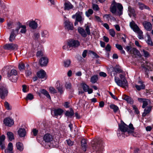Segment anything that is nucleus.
Instances as JSON below:
<instances>
[{
	"label": "nucleus",
	"mask_w": 153,
	"mask_h": 153,
	"mask_svg": "<svg viewBox=\"0 0 153 153\" xmlns=\"http://www.w3.org/2000/svg\"><path fill=\"white\" fill-rule=\"evenodd\" d=\"M146 65H142V67L146 69V71L145 72V74H147V77H148V72L149 71V70L148 69V68H149V66L148 65V62H146Z\"/></svg>",
	"instance_id": "a18cd8bd"
},
{
	"label": "nucleus",
	"mask_w": 153,
	"mask_h": 153,
	"mask_svg": "<svg viewBox=\"0 0 153 153\" xmlns=\"http://www.w3.org/2000/svg\"><path fill=\"white\" fill-rule=\"evenodd\" d=\"M124 132V131H121L120 129L119 128H118L117 131V134L118 136H120L121 135L123 134Z\"/></svg>",
	"instance_id": "0e129e2a"
},
{
	"label": "nucleus",
	"mask_w": 153,
	"mask_h": 153,
	"mask_svg": "<svg viewBox=\"0 0 153 153\" xmlns=\"http://www.w3.org/2000/svg\"><path fill=\"white\" fill-rule=\"evenodd\" d=\"M40 34L41 37L42 38L40 39V43H44L46 42L45 38H48L49 37V33L47 30H41Z\"/></svg>",
	"instance_id": "6e6552de"
},
{
	"label": "nucleus",
	"mask_w": 153,
	"mask_h": 153,
	"mask_svg": "<svg viewBox=\"0 0 153 153\" xmlns=\"http://www.w3.org/2000/svg\"><path fill=\"white\" fill-rule=\"evenodd\" d=\"M15 32V30H13L11 32L9 37V41L10 42H12L15 39L16 36V34H17Z\"/></svg>",
	"instance_id": "cd10ccee"
},
{
	"label": "nucleus",
	"mask_w": 153,
	"mask_h": 153,
	"mask_svg": "<svg viewBox=\"0 0 153 153\" xmlns=\"http://www.w3.org/2000/svg\"><path fill=\"white\" fill-rule=\"evenodd\" d=\"M146 42L149 45H153L152 41L151 40L149 36H148V39L146 41Z\"/></svg>",
	"instance_id": "6e6d98bb"
},
{
	"label": "nucleus",
	"mask_w": 153,
	"mask_h": 153,
	"mask_svg": "<svg viewBox=\"0 0 153 153\" xmlns=\"http://www.w3.org/2000/svg\"><path fill=\"white\" fill-rule=\"evenodd\" d=\"M22 91L24 92H27L28 91V88L25 85H23L22 86Z\"/></svg>",
	"instance_id": "680f3d73"
},
{
	"label": "nucleus",
	"mask_w": 153,
	"mask_h": 153,
	"mask_svg": "<svg viewBox=\"0 0 153 153\" xmlns=\"http://www.w3.org/2000/svg\"><path fill=\"white\" fill-rule=\"evenodd\" d=\"M43 141L46 144H48V146L46 147L48 148L50 147V145L53 142V137L51 134L47 133L45 134L43 137Z\"/></svg>",
	"instance_id": "39448f33"
},
{
	"label": "nucleus",
	"mask_w": 153,
	"mask_h": 153,
	"mask_svg": "<svg viewBox=\"0 0 153 153\" xmlns=\"http://www.w3.org/2000/svg\"><path fill=\"white\" fill-rule=\"evenodd\" d=\"M3 123L5 126L10 127L13 125L14 121L11 117H8L4 119Z\"/></svg>",
	"instance_id": "9d476101"
},
{
	"label": "nucleus",
	"mask_w": 153,
	"mask_h": 153,
	"mask_svg": "<svg viewBox=\"0 0 153 153\" xmlns=\"http://www.w3.org/2000/svg\"><path fill=\"white\" fill-rule=\"evenodd\" d=\"M49 59L48 57L44 56L39 59V62L41 66H46L48 62Z\"/></svg>",
	"instance_id": "4468645a"
},
{
	"label": "nucleus",
	"mask_w": 153,
	"mask_h": 153,
	"mask_svg": "<svg viewBox=\"0 0 153 153\" xmlns=\"http://www.w3.org/2000/svg\"><path fill=\"white\" fill-rule=\"evenodd\" d=\"M97 79V76L96 75H94L91 77V82L92 83H94L96 82Z\"/></svg>",
	"instance_id": "4c0bfd02"
},
{
	"label": "nucleus",
	"mask_w": 153,
	"mask_h": 153,
	"mask_svg": "<svg viewBox=\"0 0 153 153\" xmlns=\"http://www.w3.org/2000/svg\"><path fill=\"white\" fill-rule=\"evenodd\" d=\"M71 44L69 41H68L67 43H65L62 47V49L64 50L68 51L71 50Z\"/></svg>",
	"instance_id": "7c9ffc66"
},
{
	"label": "nucleus",
	"mask_w": 153,
	"mask_h": 153,
	"mask_svg": "<svg viewBox=\"0 0 153 153\" xmlns=\"http://www.w3.org/2000/svg\"><path fill=\"white\" fill-rule=\"evenodd\" d=\"M115 81L118 85L123 88H126L128 86V83L126 79L120 80L116 76L115 77Z\"/></svg>",
	"instance_id": "423d86ee"
},
{
	"label": "nucleus",
	"mask_w": 153,
	"mask_h": 153,
	"mask_svg": "<svg viewBox=\"0 0 153 153\" xmlns=\"http://www.w3.org/2000/svg\"><path fill=\"white\" fill-rule=\"evenodd\" d=\"M49 91L51 93L53 94H56L57 92V91L55 89L52 87H51L49 88Z\"/></svg>",
	"instance_id": "de8ad7c7"
},
{
	"label": "nucleus",
	"mask_w": 153,
	"mask_h": 153,
	"mask_svg": "<svg viewBox=\"0 0 153 153\" xmlns=\"http://www.w3.org/2000/svg\"><path fill=\"white\" fill-rule=\"evenodd\" d=\"M149 102V100L145 99L143 101V105L142 107L143 108H144L148 105Z\"/></svg>",
	"instance_id": "49530a36"
},
{
	"label": "nucleus",
	"mask_w": 153,
	"mask_h": 153,
	"mask_svg": "<svg viewBox=\"0 0 153 153\" xmlns=\"http://www.w3.org/2000/svg\"><path fill=\"white\" fill-rule=\"evenodd\" d=\"M119 128L122 131H124V132L127 131L128 133H131L132 131H130L128 130V126L125 124L123 121H122L121 122V123L118 125Z\"/></svg>",
	"instance_id": "9b49d317"
},
{
	"label": "nucleus",
	"mask_w": 153,
	"mask_h": 153,
	"mask_svg": "<svg viewBox=\"0 0 153 153\" xmlns=\"http://www.w3.org/2000/svg\"><path fill=\"white\" fill-rule=\"evenodd\" d=\"M132 107L133 109L134 110V111L136 114H139L140 112L138 110L137 108L135 105H132Z\"/></svg>",
	"instance_id": "e2e57ef3"
},
{
	"label": "nucleus",
	"mask_w": 153,
	"mask_h": 153,
	"mask_svg": "<svg viewBox=\"0 0 153 153\" xmlns=\"http://www.w3.org/2000/svg\"><path fill=\"white\" fill-rule=\"evenodd\" d=\"M8 91L5 85H0V97L2 99H4L8 94Z\"/></svg>",
	"instance_id": "0eeeda50"
},
{
	"label": "nucleus",
	"mask_w": 153,
	"mask_h": 153,
	"mask_svg": "<svg viewBox=\"0 0 153 153\" xmlns=\"http://www.w3.org/2000/svg\"><path fill=\"white\" fill-rule=\"evenodd\" d=\"M4 106L7 110H10L12 109V107L10 104L7 101L4 102Z\"/></svg>",
	"instance_id": "ea45409f"
},
{
	"label": "nucleus",
	"mask_w": 153,
	"mask_h": 153,
	"mask_svg": "<svg viewBox=\"0 0 153 153\" xmlns=\"http://www.w3.org/2000/svg\"><path fill=\"white\" fill-rule=\"evenodd\" d=\"M78 31L82 36L85 37L87 36V34L85 31L81 27H79L78 28Z\"/></svg>",
	"instance_id": "bb28decb"
},
{
	"label": "nucleus",
	"mask_w": 153,
	"mask_h": 153,
	"mask_svg": "<svg viewBox=\"0 0 153 153\" xmlns=\"http://www.w3.org/2000/svg\"><path fill=\"white\" fill-rule=\"evenodd\" d=\"M82 146L85 148L87 146V144L85 139H82L81 141Z\"/></svg>",
	"instance_id": "13d9d810"
},
{
	"label": "nucleus",
	"mask_w": 153,
	"mask_h": 153,
	"mask_svg": "<svg viewBox=\"0 0 153 153\" xmlns=\"http://www.w3.org/2000/svg\"><path fill=\"white\" fill-rule=\"evenodd\" d=\"M33 98V95L31 94H27V96L26 97V100H32Z\"/></svg>",
	"instance_id": "603ef678"
},
{
	"label": "nucleus",
	"mask_w": 153,
	"mask_h": 153,
	"mask_svg": "<svg viewBox=\"0 0 153 153\" xmlns=\"http://www.w3.org/2000/svg\"><path fill=\"white\" fill-rule=\"evenodd\" d=\"M71 47L76 48L78 47L80 45L79 42L77 40H70L69 41Z\"/></svg>",
	"instance_id": "4be33fe9"
},
{
	"label": "nucleus",
	"mask_w": 153,
	"mask_h": 153,
	"mask_svg": "<svg viewBox=\"0 0 153 153\" xmlns=\"http://www.w3.org/2000/svg\"><path fill=\"white\" fill-rule=\"evenodd\" d=\"M33 38L36 40H39L40 42V39L41 38H40V34L36 32L34 33L33 35Z\"/></svg>",
	"instance_id": "f704fd0d"
},
{
	"label": "nucleus",
	"mask_w": 153,
	"mask_h": 153,
	"mask_svg": "<svg viewBox=\"0 0 153 153\" xmlns=\"http://www.w3.org/2000/svg\"><path fill=\"white\" fill-rule=\"evenodd\" d=\"M37 75L38 77L43 79L45 77L46 73L44 71L42 70L37 73Z\"/></svg>",
	"instance_id": "b1692460"
},
{
	"label": "nucleus",
	"mask_w": 153,
	"mask_h": 153,
	"mask_svg": "<svg viewBox=\"0 0 153 153\" xmlns=\"http://www.w3.org/2000/svg\"><path fill=\"white\" fill-rule=\"evenodd\" d=\"M13 146L11 143H10L8 144L7 149H5L4 152L5 153H10L11 151H13Z\"/></svg>",
	"instance_id": "c85d7f7f"
},
{
	"label": "nucleus",
	"mask_w": 153,
	"mask_h": 153,
	"mask_svg": "<svg viewBox=\"0 0 153 153\" xmlns=\"http://www.w3.org/2000/svg\"><path fill=\"white\" fill-rule=\"evenodd\" d=\"M126 51L129 53L134 55H139V51L135 48H132L131 46H127L126 48Z\"/></svg>",
	"instance_id": "f8f14e48"
},
{
	"label": "nucleus",
	"mask_w": 153,
	"mask_h": 153,
	"mask_svg": "<svg viewBox=\"0 0 153 153\" xmlns=\"http://www.w3.org/2000/svg\"><path fill=\"white\" fill-rule=\"evenodd\" d=\"M128 14L131 17H133L134 18L136 17V14L134 10L130 6L128 7Z\"/></svg>",
	"instance_id": "aec40b11"
},
{
	"label": "nucleus",
	"mask_w": 153,
	"mask_h": 153,
	"mask_svg": "<svg viewBox=\"0 0 153 153\" xmlns=\"http://www.w3.org/2000/svg\"><path fill=\"white\" fill-rule=\"evenodd\" d=\"M63 112V111L60 108L54 110V113L55 116L61 115L62 114Z\"/></svg>",
	"instance_id": "473e14b6"
},
{
	"label": "nucleus",
	"mask_w": 153,
	"mask_h": 153,
	"mask_svg": "<svg viewBox=\"0 0 153 153\" xmlns=\"http://www.w3.org/2000/svg\"><path fill=\"white\" fill-rule=\"evenodd\" d=\"M43 51H39L37 52L36 56L37 57H41L43 56Z\"/></svg>",
	"instance_id": "5fc2aeb1"
},
{
	"label": "nucleus",
	"mask_w": 153,
	"mask_h": 153,
	"mask_svg": "<svg viewBox=\"0 0 153 153\" xmlns=\"http://www.w3.org/2000/svg\"><path fill=\"white\" fill-rule=\"evenodd\" d=\"M71 63V61L70 59H67L64 62V66L65 67H68L70 65Z\"/></svg>",
	"instance_id": "79ce46f5"
},
{
	"label": "nucleus",
	"mask_w": 153,
	"mask_h": 153,
	"mask_svg": "<svg viewBox=\"0 0 153 153\" xmlns=\"http://www.w3.org/2000/svg\"><path fill=\"white\" fill-rule=\"evenodd\" d=\"M123 99L126 100L127 102L131 104L133 103V101L130 97L126 95H125L123 97Z\"/></svg>",
	"instance_id": "2f4dec72"
},
{
	"label": "nucleus",
	"mask_w": 153,
	"mask_h": 153,
	"mask_svg": "<svg viewBox=\"0 0 153 153\" xmlns=\"http://www.w3.org/2000/svg\"><path fill=\"white\" fill-rule=\"evenodd\" d=\"M110 9V11L113 14L116 13L117 9L118 10L117 12L119 16L123 14V6L120 4L117 3L115 1H113L111 4Z\"/></svg>",
	"instance_id": "7ed1b4c3"
},
{
	"label": "nucleus",
	"mask_w": 153,
	"mask_h": 153,
	"mask_svg": "<svg viewBox=\"0 0 153 153\" xmlns=\"http://www.w3.org/2000/svg\"><path fill=\"white\" fill-rule=\"evenodd\" d=\"M143 25L145 29L147 30H150L152 29V25L150 23L147 22H144Z\"/></svg>",
	"instance_id": "393cba45"
},
{
	"label": "nucleus",
	"mask_w": 153,
	"mask_h": 153,
	"mask_svg": "<svg viewBox=\"0 0 153 153\" xmlns=\"http://www.w3.org/2000/svg\"><path fill=\"white\" fill-rule=\"evenodd\" d=\"M5 137L4 135H2L0 137V144L5 143Z\"/></svg>",
	"instance_id": "4d7b16f0"
},
{
	"label": "nucleus",
	"mask_w": 153,
	"mask_h": 153,
	"mask_svg": "<svg viewBox=\"0 0 153 153\" xmlns=\"http://www.w3.org/2000/svg\"><path fill=\"white\" fill-rule=\"evenodd\" d=\"M16 147L17 149L20 151H22L23 149V144L20 142H18L16 143Z\"/></svg>",
	"instance_id": "e433bc0d"
},
{
	"label": "nucleus",
	"mask_w": 153,
	"mask_h": 153,
	"mask_svg": "<svg viewBox=\"0 0 153 153\" xmlns=\"http://www.w3.org/2000/svg\"><path fill=\"white\" fill-rule=\"evenodd\" d=\"M139 8L141 10H142L144 9H149V8L148 7L145 5L144 4L142 3L139 4Z\"/></svg>",
	"instance_id": "a19ab883"
},
{
	"label": "nucleus",
	"mask_w": 153,
	"mask_h": 153,
	"mask_svg": "<svg viewBox=\"0 0 153 153\" xmlns=\"http://www.w3.org/2000/svg\"><path fill=\"white\" fill-rule=\"evenodd\" d=\"M7 137L10 141H11L14 139V136L13 133L10 132H8L7 133Z\"/></svg>",
	"instance_id": "c9c22d12"
},
{
	"label": "nucleus",
	"mask_w": 153,
	"mask_h": 153,
	"mask_svg": "<svg viewBox=\"0 0 153 153\" xmlns=\"http://www.w3.org/2000/svg\"><path fill=\"white\" fill-rule=\"evenodd\" d=\"M110 34L112 36L114 37L115 35V32L113 29H110L109 30Z\"/></svg>",
	"instance_id": "864d4df0"
},
{
	"label": "nucleus",
	"mask_w": 153,
	"mask_h": 153,
	"mask_svg": "<svg viewBox=\"0 0 153 153\" xmlns=\"http://www.w3.org/2000/svg\"><path fill=\"white\" fill-rule=\"evenodd\" d=\"M74 114V113L72 110L70 111H66L65 113V115L66 116L71 117Z\"/></svg>",
	"instance_id": "37998d69"
},
{
	"label": "nucleus",
	"mask_w": 153,
	"mask_h": 153,
	"mask_svg": "<svg viewBox=\"0 0 153 153\" xmlns=\"http://www.w3.org/2000/svg\"><path fill=\"white\" fill-rule=\"evenodd\" d=\"M135 87L137 90L140 91L141 89H144L145 85L144 84L142 83L140 85H136Z\"/></svg>",
	"instance_id": "58836bf2"
},
{
	"label": "nucleus",
	"mask_w": 153,
	"mask_h": 153,
	"mask_svg": "<svg viewBox=\"0 0 153 153\" xmlns=\"http://www.w3.org/2000/svg\"><path fill=\"white\" fill-rule=\"evenodd\" d=\"M110 108L113 110L115 112H116L118 110V107L116 105L112 104L110 106Z\"/></svg>",
	"instance_id": "c03bdc74"
},
{
	"label": "nucleus",
	"mask_w": 153,
	"mask_h": 153,
	"mask_svg": "<svg viewBox=\"0 0 153 153\" xmlns=\"http://www.w3.org/2000/svg\"><path fill=\"white\" fill-rule=\"evenodd\" d=\"M92 8L94 10H98L99 8L98 6V5L94 4H92Z\"/></svg>",
	"instance_id": "052dcab7"
},
{
	"label": "nucleus",
	"mask_w": 153,
	"mask_h": 153,
	"mask_svg": "<svg viewBox=\"0 0 153 153\" xmlns=\"http://www.w3.org/2000/svg\"><path fill=\"white\" fill-rule=\"evenodd\" d=\"M19 136L21 137H24L26 134V131L24 128H20L18 131Z\"/></svg>",
	"instance_id": "412c9836"
},
{
	"label": "nucleus",
	"mask_w": 153,
	"mask_h": 153,
	"mask_svg": "<svg viewBox=\"0 0 153 153\" xmlns=\"http://www.w3.org/2000/svg\"><path fill=\"white\" fill-rule=\"evenodd\" d=\"M120 77V80H124L126 79H125V74L124 73L122 74H120L119 75Z\"/></svg>",
	"instance_id": "774afa93"
},
{
	"label": "nucleus",
	"mask_w": 153,
	"mask_h": 153,
	"mask_svg": "<svg viewBox=\"0 0 153 153\" xmlns=\"http://www.w3.org/2000/svg\"><path fill=\"white\" fill-rule=\"evenodd\" d=\"M111 69L112 70V72H114L116 73H120L123 72L120 67L119 66H116L114 68H111Z\"/></svg>",
	"instance_id": "5701e85b"
},
{
	"label": "nucleus",
	"mask_w": 153,
	"mask_h": 153,
	"mask_svg": "<svg viewBox=\"0 0 153 153\" xmlns=\"http://www.w3.org/2000/svg\"><path fill=\"white\" fill-rule=\"evenodd\" d=\"M143 55L146 57H148L149 56V53L145 50H143Z\"/></svg>",
	"instance_id": "bf43d9fd"
},
{
	"label": "nucleus",
	"mask_w": 153,
	"mask_h": 153,
	"mask_svg": "<svg viewBox=\"0 0 153 153\" xmlns=\"http://www.w3.org/2000/svg\"><path fill=\"white\" fill-rule=\"evenodd\" d=\"M25 74L26 76H30L31 75V71L29 70H27L25 71Z\"/></svg>",
	"instance_id": "338daca9"
},
{
	"label": "nucleus",
	"mask_w": 153,
	"mask_h": 153,
	"mask_svg": "<svg viewBox=\"0 0 153 153\" xmlns=\"http://www.w3.org/2000/svg\"><path fill=\"white\" fill-rule=\"evenodd\" d=\"M93 13V11L91 9H89L85 13L86 16L88 17Z\"/></svg>",
	"instance_id": "8fccbe9b"
},
{
	"label": "nucleus",
	"mask_w": 153,
	"mask_h": 153,
	"mask_svg": "<svg viewBox=\"0 0 153 153\" xmlns=\"http://www.w3.org/2000/svg\"><path fill=\"white\" fill-rule=\"evenodd\" d=\"M7 25L8 28L9 29L13 27V23L11 22H9L7 23Z\"/></svg>",
	"instance_id": "69168bd1"
},
{
	"label": "nucleus",
	"mask_w": 153,
	"mask_h": 153,
	"mask_svg": "<svg viewBox=\"0 0 153 153\" xmlns=\"http://www.w3.org/2000/svg\"><path fill=\"white\" fill-rule=\"evenodd\" d=\"M39 91L41 93L45 95L48 98L51 99V98L48 92L45 89H42L40 90Z\"/></svg>",
	"instance_id": "72a5a7b5"
},
{
	"label": "nucleus",
	"mask_w": 153,
	"mask_h": 153,
	"mask_svg": "<svg viewBox=\"0 0 153 153\" xmlns=\"http://www.w3.org/2000/svg\"><path fill=\"white\" fill-rule=\"evenodd\" d=\"M10 66H6L2 69L3 72H7L8 78L12 82H15L17 81L18 76L16 71L14 69H11Z\"/></svg>",
	"instance_id": "f03ea898"
},
{
	"label": "nucleus",
	"mask_w": 153,
	"mask_h": 153,
	"mask_svg": "<svg viewBox=\"0 0 153 153\" xmlns=\"http://www.w3.org/2000/svg\"><path fill=\"white\" fill-rule=\"evenodd\" d=\"M83 16L82 12L78 11L75 14L72 15V18L73 19L76 18V19L78 21L80 24L81 25H82L84 20V18L82 17Z\"/></svg>",
	"instance_id": "1a4fd4ad"
},
{
	"label": "nucleus",
	"mask_w": 153,
	"mask_h": 153,
	"mask_svg": "<svg viewBox=\"0 0 153 153\" xmlns=\"http://www.w3.org/2000/svg\"><path fill=\"white\" fill-rule=\"evenodd\" d=\"M64 24L65 27L66 29L68 31L72 30H74V27L73 24L69 20L65 21Z\"/></svg>",
	"instance_id": "ddd939ff"
},
{
	"label": "nucleus",
	"mask_w": 153,
	"mask_h": 153,
	"mask_svg": "<svg viewBox=\"0 0 153 153\" xmlns=\"http://www.w3.org/2000/svg\"><path fill=\"white\" fill-rule=\"evenodd\" d=\"M26 26L25 25H22L20 24H19V27L16 28L15 30V32L16 33H18L19 28H21L20 32L22 33H25L26 32Z\"/></svg>",
	"instance_id": "a211bd4d"
},
{
	"label": "nucleus",
	"mask_w": 153,
	"mask_h": 153,
	"mask_svg": "<svg viewBox=\"0 0 153 153\" xmlns=\"http://www.w3.org/2000/svg\"><path fill=\"white\" fill-rule=\"evenodd\" d=\"M64 5V9L65 10H69L74 7L73 5L69 2H66L65 4Z\"/></svg>",
	"instance_id": "a878e982"
},
{
	"label": "nucleus",
	"mask_w": 153,
	"mask_h": 153,
	"mask_svg": "<svg viewBox=\"0 0 153 153\" xmlns=\"http://www.w3.org/2000/svg\"><path fill=\"white\" fill-rule=\"evenodd\" d=\"M56 87L60 94H62L64 91L62 85L60 81H58L56 82Z\"/></svg>",
	"instance_id": "6ab92c4d"
},
{
	"label": "nucleus",
	"mask_w": 153,
	"mask_h": 153,
	"mask_svg": "<svg viewBox=\"0 0 153 153\" xmlns=\"http://www.w3.org/2000/svg\"><path fill=\"white\" fill-rule=\"evenodd\" d=\"M130 26L134 32L138 34L137 37L139 39H143V32L134 21H132L130 23Z\"/></svg>",
	"instance_id": "20e7f679"
},
{
	"label": "nucleus",
	"mask_w": 153,
	"mask_h": 153,
	"mask_svg": "<svg viewBox=\"0 0 153 153\" xmlns=\"http://www.w3.org/2000/svg\"><path fill=\"white\" fill-rule=\"evenodd\" d=\"M4 48L6 49L13 50L17 49L18 46L15 44H8L5 45Z\"/></svg>",
	"instance_id": "dca6fc26"
},
{
	"label": "nucleus",
	"mask_w": 153,
	"mask_h": 153,
	"mask_svg": "<svg viewBox=\"0 0 153 153\" xmlns=\"http://www.w3.org/2000/svg\"><path fill=\"white\" fill-rule=\"evenodd\" d=\"M39 20L37 19H36L34 21H32L29 22V27L33 29H36L38 27L37 23L39 22Z\"/></svg>",
	"instance_id": "f3484780"
},
{
	"label": "nucleus",
	"mask_w": 153,
	"mask_h": 153,
	"mask_svg": "<svg viewBox=\"0 0 153 153\" xmlns=\"http://www.w3.org/2000/svg\"><path fill=\"white\" fill-rule=\"evenodd\" d=\"M65 86L67 89H70L71 88V85L69 82H66L65 84Z\"/></svg>",
	"instance_id": "09e8293b"
},
{
	"label": "nucleus",
	"mask_w": 153,
	"mask_h": 153,
	"mask_svg": "<svg viewBox=\"0 0 153 153\" xmlns=\"http://www.w3.org/2000/svg\"><path fill=\"white\" fill-rule=\"evenodd\" d=\"M25 68V65L23 63L20 62L19 64V68L20 70H23Z\"/></svg>",
	"instance_id": "3c124183"
},
{
	"label": "nucleus",
	"mask_w": 153,
	"mask_h": 153,
	"mask_svg": "<svg viewBox=\"0 0 153 153\" xmlns=\"http://www.w3.org/2000/svg\"><path fill=\"white\" fill-rule=\"evenodd\" d=\"M104 145V142L100 138H95L91 142V151L92 153H102Z\"/></svg>",
	"instance_id": "f257e3e1"
},
{
	"label": "nucleus",
	"mask_w": 153,
	"mask_h": 153,
	"mask_svg": "<svg viewBox=\"0 0 153 153\" xmlns=\"http://www.w3.org/2000/svg\"><path fill=\"white\" fill-rule=\"evenodd\" d=\"M152 107L151 106L147 107L144 110L142 116L143 117L146 116L147 114L149 113L151 110Z\"/></svg>",
	"instance_id": "c756f323"
},
{
	"label": "nucleus",
	"mask_w": 153,
	"mask_h": 153,
	"mask_svg": "<svg viewBox=\"0 0 153 153\" xmlns=\"http://www.w3.org/2000/svg\"><path fill=\"white\" fill-rule=\"evenodd\" d=\"M82 87L84 91L88 92V94H91L93 92V90L92 88H90L88 85L84 83H82L81 84Z\"/></svg>",
	"instance_id": "2eb2a0df"
}]
</instances>
